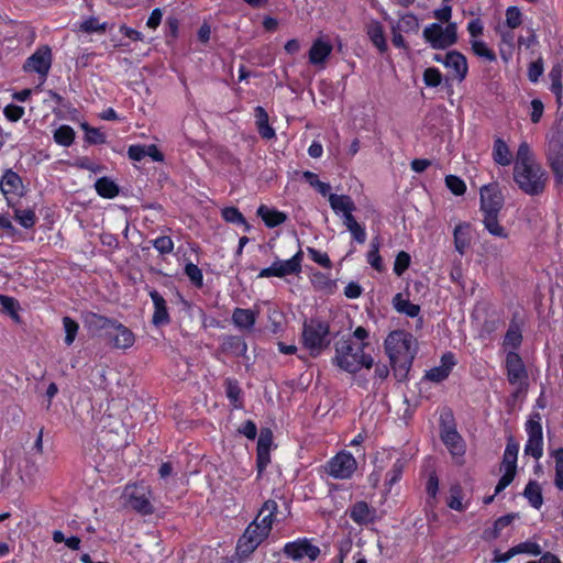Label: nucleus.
<instances>
[{
  "label": "nucleus",
  "instance_id": "obj_1",
  "mask_svg": "<svg viewBox=\"0 0 563 563\" xmlns=\"http://www.w3.org/2000/svg\"><path fill=\"white\" fill-rule=\"evenodd\" d=\"M368 338L369 331L362 325L357 327L353 331L352 338L341 339L335 344L332 364L350 374H356L363 367L372 368L374 358L371 354L365 353V349L369 346Z\"/></svg>",
  "mask_w": 563,
  "mask_h": 563
},
{
  "label": "nucleus",
  "instance_id": "obj_2",
  "mask_svg": "<svg viewBox=\"0 0 563 563\" xmlns=\"http://www.w3.org/2000/svg\"><path fill=\"white\" fill-rule=\"evenodd\" d=\"M384 350L397 380H406L417 355V340L410 332L394 330L386 336Z\"/></svg>",
  "mask_w": 563,
  "mask_h": 563
},
{
  "label": "nucleus",
  "instance_id": "obj_3",
  "mask_svg": "<svg viewBox=\"0 0 563 563\" xmlns=\"http://www.w3.org/2000/svg\"><path fill=\"white\" fill-rule=\"evenodd\" d=\"M86 322L90 330L102 332L101 335L112 349L128 350L135 343L133 331L117 319L90 312Z\"/></svg>",
  "mask_w": 563,
  "mask_h": 563
},
{
  "label": "nucleus",
  "instance_id": "obj_4",
  "mask_svg": "<svg viewBox=\"0 0 563 563\" xmlns=\"http://www.w3.org/2000/svg\"><path fill=\"white\" fill-rule=\"evenodd\" d=\"M329 203L333 212L342 217L343 224L350 231L352 239L358 244H364L367 236L366 230L353 216L356 206L351 196L330 194Z\"/></svg>",
  "mask_w": 563,
  "mask_h": 563
},
{
  "label": "nucleus",
  "instance_id": "obj_5",
  "mask_svg": "<svg viewBox=\"0 0 563 563\" xmlns=\"http://www.w3.org/2000/svg\"><path fill=\"white\" fill-rule=\"evenodd\" d=\"M301 343L309 350L311 356L320 355L331 343L329 322L318 318L306 320L302 325Z\"/></svg>",
  "mask_w": 563,
  "mask_h": 563
},
{
  "label": "nucleus",
  "instance_id": "obj_6",
  "mask_svg": "<svg viewBox=\"0 0 563 563\" xmlns=\"http://www.w3.org/2000/svg\"><path fill=\"white\" fill-rule=\"evenodd\" d=\"M514 181L529 196L541 195L547 187L548 174L540 164L514 166Z\"/></svg>",
  "mask_w": 563,
  "mask_h": 563
},
{
  "label": "nucleus",
  "instance_id": "obj_7",
  "mask_svg": "<svg viewBox=\"0 0 563 563\" xmlns=\"http://www.w3.org/2000/svg\"><path fill=\"white\" fill-rule=\"evenodd\" d=\"M439 432L442 443L453 457L465 454V441L457 431L456 421L450 408H443L440 412Z\"/></svg>",
  "mask_w": 563,
  "mask_h": 563
},
{
  "label": "nucleus",
  "instance_id": "obj_8",
  "mask_svg": "<svg viewBox=\"0 0 563 563\" xmlns=\"http://www.w3.org/2000/svg\"><path fill=\"white\" fill-rule=\"evenodd\" d=\"M152 496L153 490L144 481L129 483L123 490L126 505L141 516H151L155 512Z\"/></svg>",
  "mask_w": 563,
  "mask_h": 563
},
{
  "label": "nucleus",
  "instance_id": "obj_9",
  "mask_svg": "<svg viewBox=\"0 0 563 563\" xmlns=\"http://www.w3.org/2000/svg\"><path fill=\"white\" fill-rule=\"evenodd\" d=\"M504 368L508 383L517 387L511 396L517 398L519 395L527 393L529 387V373L518 352L508 351L506 353Z\"/></svg>",
  "mask_w": 563,
  "mask_h": 563
},
{
  "label": "nucleus",
  "instance_id": "obj_10",
  "mask_svg": "<svg viewBox=\"0 0 563 563\" xmlns=\"http://www.w3.org/2000/svg\"><path fill=\"white\" fill-rule=\"evenodd\" d=\"M422 35L433 49H445L457 42V26L456 23H448L444 27L431 23L424 27Z\"/></svg>",
  "mask_w": 563,
  "mask_h": 563
},
{
  "label": "nucleus",
  "instance_id": "obj_11",
  "mask_svg": "<svg viewBox=\"0 0 563 563\" xmlns=\"http://www.w3.org/2000/svg\"><path fill=\"white\" fill-rule=\"evenodd\" d=\"M282 553L286 559L295 562L307 558L312 563L317 561L321 550L318 545L312 543V539L302 537L286 542L282 549Z\"/></svg>",
  "mask_w": 563,
  "mask_h": 563
},
{
  "label": "nucleus",
  "instance_id": "obj_12",
  "mask_svg": "<svg viewBox=\"0 0 563 563\" xmlns=\"http://www.w3.org/2000/svg\"><path fill=\"white\" fill-rule=\"evenodd\" d=\"M303 252L301 249L298 250L289 260L280 261L277 260L268 267L262 268L257 275L258 278L278 277L283 278L287 275H298L301 273Z\"/></svg>",
  "mask_w": 563,
  "mask_h": 563
},
{
  "label": "nucleus",
  "instance_id": "obj_13",
  "mask_svg": "<svg viewBox=\"0 0 563 563\" xmlns=\"http://www.w3.org/2000/svg\"><path fill=\"white\" fill-rule=\"evenodd\" d=\"M357 468V462L352 453L340 451L327 462V473L335 479H350Z\"/></svg>",
  "mask_w": 563,
  "mask_h": 563
},
{
  "label": "nucleus",
  "instance_id": "obj_14",
  "mask_svg": "<svg viewBox=\"0 0 563 563\" xmlns=\"http://www.w3.org/2000/svg\"><path fill=\"white\" fill-rule=\"evenodd\" d=\"M0 191L3 195L7 206L13 207L14 202L25 196L26 187L22 177L11 168H7L0 178Z\"/></svg>",
  "mask_w": 563,
  "mask_h": 563
},
{
  "label": "nucleus",
  "instance_id": "obj_15",
  "mask_svg": "<svg viewBox=\"0 0 563 563\" xmlns=\"http://www.w3.org/2000/svg\"><path fill=\"white\" fill-rule=\"evenodd\" d=\"M267 538L268 534L262 531L257 525V519H254L238 540V555L249 558Z\"/></svg>",
  "mask_w": 563,
  "mask_h": 563
},
{
  "label": "nucleus",
  "instance_id": "obj_16",
  "mask_svg": "<svg viewBox=\"0 0 563 563\" xmlns=\"http://www.w3.org/2000/svg\"><path fill=\"white\" fill-rule=\"evenodd\" d=\"M52 49L48 45L38 47L30 57L26 58L23 69L38 74L43 80L48 75L52 67Z\"/></svg>",
  "mask_w": 563,
  "mask_h": 563
},
{
  "label": "nucleus",
  "instance_id": "obj_17",
  "mask_svg": "<svg viewBox=\"0 0 563 563\" xmlns=\"http://www.w3.org/2000/svg\"><path fill=\"white\" fill-rule=\"evenodd\" d=\"M481 211L483 214L500 213L504 207V196L498 184L490 183L481 188Z\"/></svg>",
  "mask_w": 563,
  "mask_h": 563
},
{
  "label": "nucleus",
  "instance_id": "obj_18",
  "mask_svg": "<svg viewBox=\"0 0 563 563\" xmlns=\"http://www.w3.org/2000/svg\"><path fill=\"white\" fill-rule=\"evenodd\" d=\"M523 328L525 319L519 314V312L512 313L508 329L501 342L503 349L506 353L508 351H519L523 342Z\"/></svg>",
  "mask_w": 563,
  "mask_h": 563
},
{
  "label": "nucleus",
  "instance_id": "obj_19",
  "mask_svg": "<svg viewBox=\"0 0 563 563\" xmlns=\"http://www.w3.org/2000/svg\"><path fill=\"white\" fill-rule=\"evenodd\" d=\"M548 164L558 181L563 179V135L553 136L548 145Z\"/></svg>",
  "mask_w": 563,
  "mask_h": 563
},
{
  "label": "nucleus",
  "instance_id": "obj_20",
  "mask_svg": "<svg viewBox=\"0 0 563 563\" xmlns=\"http://www.w3.org/2000/svg\"><path fill=\"white\" fill-rule=\"evenodd\" d=\"M456 364L455 354L453 352H445L440 358V365L427 371L424 378L432 383H442L450 376Z\"/></svg>",
  "mask_w": 563,
  "mask_h": 563
},
{
  "label": "nucleus",
  "instance_id": "obj_21",
  "mask_svg": "<svg viewBox=\"0 0 563 563\" xmlns=\"http://www.w3.org/2000/svg\"><path fill=\"white\" fill-rule=\"evenodd\" d=\"M148 295L153 302L154 309L151 320L152 324L156 328L168 325L172 319L167 307V301L156 289L150 290Z\"/></svg>",
  "mask_w": 563,
  "mask_h": 563
},
{
  "label": "nucleus",
  "instance_id": "obj_22",
  "mask_svg": "<svg viewBox=\"0 0 563 563\" xmlns=\"http://www.w3.org/2000/svg\"><path fill=\"white\" fill-rule=\"evenodd\" d=\"M347 512L351 520L361 527L374 523L376 519V509L364 500L354 503Z\"/></svg>",
  "mask_w": 563,
  "mask_h": 563
},
{
  "label": "nucleus",
  "instance_id": "obj_23",
  "mask_svg": "<svg viewBox=\"0 0 563 563\" xmlns=\"http://www.w3.org/2000/svg\"><path fill=\"white\" fill-rule=\"evenodd\" d=\"M445 67L449 68L453 77L463 81L468 73L466 57L459 51H450L445 54Z\"/></svg>",
  "mask_w": 563,
  "mask_h": 563
},
{
  "label": "nucleus",
  "instance_id": "obj_24",
  "mask_svg": "<svg viewBox=\"0 0 563 563\" xmlns=\"http://www.w3.org/2000/svg\"><path fill=\"white\" fill-rule=\"evenodd\" d=\"M332 49L333 47L329 42L317 38L313 41L308 52L309 63L314 66H324L327 59L332 53Z\"/></svg>",
  "mask_w": 563,
  "mask_h": 563
},
{
  "label": "nucleus",
  "instance_id": "obj_25",
  "mask_svg": "<svg viewBox=\"0 0 563 563\" xmlns=\"http://www.w3.org/2000/svg\"><path fill=\"white\" fill-rule=\"evenodd\" d=\"M454 249L460 255H464L471 246V224L461 222L455 225L453 231Z\"/></svg>",
  "mask_w": 563,
  "mask_h": 563
},
{
  "label": "nucleus",
  "instance_id": "obj_26",
  "mask_svg": "<svg viewBox=\"0 0 563 563\" xmlns=\"http://www.w3.org/2000/svg\"><path fill=\"white\" fill-rule=\"evenodd\" d=\"M258 312L246 308H234L232 322L240 330H252L256 323Z\"/></svg>",
  "mask_w": 563,
  "mask_h": 563
},
{
  "label": "nucleus",
  "instance_id": "obj_27",
  "mask_svg": "<svg viewBox=\"0 0 563 563\" xmlns=\"http://www.w3.org/2000/svg\"><path fill=\"white\" fill-rule=\"evenodd\" d=\"M548 77L551 82L549 89L554 95L558 107H561L563 98V65L561 63L553 64Z\"/></svg>",
  "mask_w": 563,
  "mask_h": 563
},
{
  "label": "nucleus",
  "instance_id": "obj_28",
  "mask_svg": "<svg viewBox=\"0 0 563 563\" xmlns=\"http://www.w3.org/2000/svg\"><path fill=\"white\" fill-rule=\"evenodd\" d=\"M225 396L233 409L244 408L243 390L236 378L228 377L224 380Z\"/></svg>",
  "mask_w": 563,
  "mask_h": 563
},
{
  "label": "nucleus",
  "instance_id": "obj_29",
  "mask_svg": "<svg viewBox=\"0 0 563 563\" xmlns=\"http://www.w3.org/2000/svg\"><path fill=\"white\" fill-rule=\"evenodd\" d=\"M256 213L269 229L276 228L285 223L287 220V214L285 212L275 208H269L266 205H261L257 208Z\"/></svg>",
  "mask_w": 563,
  "mask_h": 563
},
{
  "label": "nucleus",
  "instance_id": "obj_30",
  "mask_svg": "<svg viewBox=\"0 0 563 563\" xmlns=\"http://www.w3.org/2000/svg\"><path fill=\"white\" fill-rule=\"evenodd\" d=\"M366 34L372 44L378 49L380 54H384L388 51L384 26L379 21H372L366 27Z\"/></svg>",
  "mask_w": 563,
  "mask_h": 563
},
{
  "label": "nucleus",
  "instance_id": "obj_31",
  "mask_svg": "<svg viewBox=\"0 0 563 563\" xmlns=\"http://www.w3.org/2000/svg\"><path fill=\"white\" fill-rule=\"evenodd\" d=\"M13 211L14 220L24 229L30 230L33 229L37 222V216L35 210L32 208L21 209L16 207V202L13 203V207H9Z\"/></svg>",
  "mask_w": 563,
  "mask_h": 563
},
{
  "label": "nucleus",
  "instance_id": "obj_32",
  "mask_svg": "<svg viewBox=\"0 0 563 563\" xmlns=\"http://www.w3.org/2000/svg\"><path fill=\"white\" fill-rule=\"evenodd\" d=\"M493 159L497 165L500 166H508L512 162V154L509 150V146L500 137H496L494 141Z\"/></svg>",
  "mask_w": 563,
  "mask_h": 563
},
{
  "label": "nucleus",
  "instance_id": "obj_33",
  "mask_svg": "<svg viewBox=\"0 0 563 563\" xmlns=\"http://www.w3.org/2000/svg\"><path fill=\"white\" fill-rule=\"evenodd\" d=\"M95 189L97 194L104 199H113L119 192V185L111 178L103 176L96 180Z\"/></svg>",
  "mask_w": 563,
  "mask_h": 563
},
{
  "label": "nucleus",
  "instance_id": "obj_34",
  "mask_svg": "<svg viewBox=\"0 0 563 563\" xmlns=\"http://www.w3.org/2000/svg\"><path fill=\"white\" fill-rule=\"evenodd\" d=\"M380 245H382L380 238L379 236L373 238L369 243V250L367 251V254H366L367 263L371 265V267L373 269H375L378 273H382L385 269L383 258L379 254Z\"/></svg>",
  "mask_w": 563,
  "mask_h": 563
},
{
  "label": "nucleus",
  "instance_id": "obj_35",
  "mask_svg": "<svg viewBox=\"0 0 563 563\" xmlns=\"http://www.w3.org/2000/svg\"><path fill=\"white\" fill-rule=\"evenodd\" d=\"M501 470L504 471V474L501 475L495 487V495H499L512 483L517 474V462L501 461Z\"/></svg>",
  "mask_w": 563,
  "mask_h": 563
},
{
  "label": "nucleus",
  "instance_id": "obj_36",
  "mask_svg": "<svg viewBox=\"0 0 563 563\" xmlns=\"http://www.w3.org/2000/svg\"><path fill=\"white\" fill-rule=\"evenodd\" d=\"M523 497L527 498L530 506L540 509L543 505L542 488L537 481H529L523 489Z\"/></svg>",
  "mask_w": 563,
  "mask_h": 563
},
{
  "label": "nucleus",
  "instance_id": "obj_37",
  "mask_svg": "<svg viewBox=\"0 0 563 563\" xmlns=\"http://www.w3.org/2000/svg\"><path fill=\"white\" fill-rule=\"evenodd\" d=\"M391 26L406 34H417L420 29L417 15L411 12L401 14Z\"/></svg>",
  "mask_w": 563,
  "mask_h": 563
},
{
  "label": "nucleus",
  "instance_id": "obj_38",
  "mask_svg": "<svg viewBox=\"0 0 563 563\" xmlns=\"http://www.w3.org/2000/svg\"><path fill=\"white\" fill-rule=\"evenodd\" d=\"M498 217L499 213L483 214V224L493 236L507 239L508 231L499 223Z\"/></svg>",
  "mask_w": 563,
  "mask_h": 563
},
{
  "label": "nucleus",
  "instance_id": "obj_39",
  "mask_svg": "<svg viewBox=\"0 0 563 563\" xmlns=\"http://www.w3.org/2000/svg\"><path fill=\"white\" fill-rule=\"evenodd\" d=\"M550 456L554 461V487L563 492V446L552 450Z\"/></svg>",
  "mask_w": 563,
  "mask_h": 563
},
{
  "label": "nucleus",
  "instance_id": "obj_40",
  "mask_svg": "<svg viewBox=\"0 0 563 563\" xmlns=\"http://www.w3.org/2000/svg\"><path fill=\"white\" fill-rule=\"evenodd\" d=\"M311 284L317 290L324 291L325 294H333L336 288L335 280L331 279L329 275L322 272H316L311 276Z\"/></svg>",
  "mask_w": 563,
  "mask_h": 563
},
{
  "label": "nucleus",
  "instance_id": "obj_41",
  "mask_svg": "<svg viewBox=\"0 0 563 563\" xmlns=\"http://www.w3.org/2000/svg\"><path fill=\"white\" fill-rule=\"evenodd\" d=\"M394 306L398 312L405 313L410 318H415L420 313V306L410 300L402 299L401 294H397L394 298Z\"/></svg>",
  "mask_w": 563,
  "mask_h": 563
},
{
  "label": "nucleus",
  "instance_id": "obj_42",
  "mask_svg": "<svg viewBox=\"0 0 563 563\" xmlns=\"http://www.w3.org/2000/svg\"><path fill=\"white\" fill-rule=\"evenodd\" d=\"M75 131L70 125L63 124L54 131V141L60 146L68 147L75 141Z\"/></svg>",
  "mask_w": 563,
  "mask_h": 563
},
{
  "label": "nucleus",
  "instance_id": "obj_43",
  "mask_svg": "<svg viewBox=\"0 0 563 563\" xmlns=\"http://www.w3.org/2000/svg\"><path fill=\"white\" fill-rule=\"evenodd\" d=\"M526 432L528 439H543V430L541 424V415L532 412L526 422Z\"/></svg>",
  "mask_w": 563,
  "mask_h": 563
},
{
  "label": "nucleus",
  "instance_id": "obj_44",
  "mask_svg": "<svg viewBox=\"0 0 563 563\" xmlns=\"http://www.w3.org/2000/svg\"><path fill=\"white\" fill-rule=\"evenodd\" d=\"M224 349L236 356H243L247 352V344L242 336L229 335L224 340Z\"/></svg>",
  "mask_w": 563,
  "mask_h": 563
},
{
  "label": "nucleus",
  "instance_id": "obj_45",
  "mask_svg": "<svg viewBox=\"0 0 563 563\" xmlns=\"http://www.w3.org/2000/svg\"><path fill=\"white\" fill-rule=\"evenodd\" d=\"M463 488L460 484H453L450 487V496L448 498V507L455 511H464L466 506L462 503L463 500Z\"/></svg>",
  "mask_w": 563,
  "mask_h": 563
},
{
  "label": "nucleus",
  "instance_id": "obj_46",
  "mask_svg": "<svg viewBox=\"0 0 563 563\" xmlns=\"http://www.w3.org/2000/svg\"><path fill=\"white\" fill-rule=\"evenodd\" d=\"M222 218L229 223L244 225L245 231L250 230V224L243 213L236 207H225L221 211Z\"/></svg>",
  "mask_w": 563,
  "mask_h": 563
},
{
  "label": "nucleus",
  "instance_id": "obj_47",
  "mask_svg": "<svg viewBox=\"0 0 563 563\" xmlns=\"http://www.w3.org/2000/svg\"><path fill=\"white\" fill-rule=\"evenodd\" d=\"M85 131V142L90 145H101L107 142V135L98 128L90 126L87 122L81 124Z\"/></svg>",
  "mask_w": 563,
  "mask_h": 563
},
{
  "label": "nucleus",
  "instance_id": "obj_48",
  "mask_svg": "<svg viewBox=\"0 0 563 563\" xmlns=\"http://www.w3.org/2000/svg\"><path fill=\"white\" fill-rule=\"evenodd\" d=\"M405 461L402 459H397L391 468L386 473L385 484L391 488L396 483H398L404 473Z\"/></svg>",
  "mask_w": 563,
  "mask_h": 563
},
{
  "label": "nucleus",
  "instance_id": "obj_49",
  "mask_svg": "<svg viewBox=\"0 0 563 563\" xmlns=\"http://www.w3.org/2000/svg\"><path fill=\"white\" fill-rule=\"evenodd\" d=\"M63 325L65 330V339L64 342L66 345H71L77 336L79 324L76 320L70 317L63 318Z\"/></svg>",
  "mask_w": 563,
  "mask_h": 563
},
{
  "label": "nucleus",
  "instance_id": "obj_50",
  "mask_svg": "<svg viewBox=\"0 0 563 563\" xmlns=\"http://www.w3.org/2000/svg\"><path fill=\"white\" fill-rule=\"evenodd\" d=\"M511 548L514 550L515 556L518 554H530L538 556L542 553L540 544L530 540L520 542Z\"/></svg>",
  "mask_w": 563,
  "mask_h": 563
},
{
  "label": "nucleus",
  "instance_id": "obj_51",
  "mask_svg": "<svg viewBox=\"0 0 563 563\" xmlns=\"http://www.w3.org/2000/svg\"><path fill=\"white\" fill-rule=\"evenodd\" d=\"M184 272L195 287L201 288L203 286V274L198 265L189 262L185 265Z\"/></svg>",
  "mask_w": 563,
  "mask_h": 563
},
{
  "label": "nucleus",
  "instance_id": "obj_52",
  "mask_svg": "<svg viewBox=\"0 0 563 563\" xmlns=\"http://www.w3.org/2000/svg\"><path fill=\"white\" fill-rule=\"evenodd\" d=\"M107 23L100 22L98 18L89 16L80 24V30L85 33H104L107 31Z\"/></svg>",
  "mask_w": 563,
  "mask_h": 563
},
{
  "label": "nucleus",
  "instance_id": "obj_53",
  "mask_svg": "<svg viewBox=\"0 0 563 563\" xmlns=\"http://www.w3.org/2000/svg\"><path fill=\"white\" fill-rule=\"evenodd\" d=\"M151 243L161 255H167L174 251V241L168 235H159L152 240Z\"/></svg>",
  "mask_w": 563,
  "mask_h": 563
},
{
  "label": "nucleus",
  "instance_id": "obj_54",
  "mask_svg": "<svg viewBox=\"0 0 563 563\" xmlns=\"http://www.w3.org/2000/svg\"><path fill=\"white\" fill-rule=\"evenodd\" d=\"M305 180L313 188H316L322 196L329 194L331 187L328 183L321 181L317 174L306 170L302 174Z\"/></svg>",
  "mask_w": 563,
  "mask_h": 563
},
{
  "label": "nucleus",
  "instance_id": "obj_55",
  "mask_svg": "<svg viewBox=\"0 0 563 563\" xmlns=\"http://www.w3.org/2000/svg\"><path fill=\"white\" fill-rule=\"evenodd\" d=\"M422 79L427 87L437 88L441 85L443 76L439 68L428 67L423 71Z\"/></svg>",
  "mask_w": 563,
  "mask_h": 563
},
{
  "label": "nucleus",
  "instance_id": "obj_56",
  "mask_svg": "<svg viewBox=\"0 0 563 563\" xmlns=\"http://www.w3.org/2000/svg\"><path fill=\"white\" fill-rule=\"evenodd\" d=\"M445 186L455 196H462L466 191L465 181L456 175L445 176Z\"/></svg>",
  "mask_w": 563,
  "mask_h": 563
},
{
  "label": "nucleus",
  "instance_id": "obj_57",
  "mask_svg": "<svg viewBox=\"0 0 563 563\" xmlns=\"http://www.w3.org/2000/svg\"><path fill=\"white\" fill-rule=\"evenodd\" d=\"M523 165H536L538 164L531 154L530 146L528 143L522 142L517 150V157L514 166Z\"/></svg>",
  "mask_w": 563,
  "mask_h": 563
},
{
  "label": "nucleus",
  "instance_id": "obj_58",
  "mask_svg": "<svg viewBox=\"0 0 563 563\" xmlns=\"http://www.w3.org/2000/svg\"><path fill=\"white\" fill-rule=\"evenodd\" d=\"M525 454L537 461L543 456V439H528L525 444Z\"/></svg>",
  "mask_w": 563,
  "mask_h": 563
},
{
  "label": "nucleus",
  "instance_id": "obj_59",
  "mask_svg": "<svg viewBox=\"0 0 563 563\" xmlns=\"http://www.w3.org/2000/svg\"><path fill=\"white\" fill-rule=\"evenodd\" d=\"M411 263V257L409 253L406 251H400L395 258L394 262V273L397 276H402L404 273L409 268Z\"/></svg>",
  "mask_w": 563,
  "mask_h": 563
},
{
  "label": "nucleus",
  "instance_id": "obj_60",
  "mask_svg": "<svg viewBox=\"0 0 563 563\" xmlns=\"http://www.w3.org/2000/svg\"><path fill=\"white\" fill-rule=\"evenodd\" d=\"M307 253L310 260L317 263L318 265L328 269L332 268V262L327 253L321 252L312 246L307 247Z\"/></svg>",
  "mask_w": 563,
  "mask_h": 563
},
{
  "label": "nucleus",
  "instance_id": "obj_61",
  "mask_svg": "<svg viewBox=\"0 0 563 563\" xmlns=\"http://www.w3.org/2000/svg\"><path fill=\"white\" fill-rule=\"evenodd\" d=\"M544 71L543 58L539 57L528 66L527 76L532 84H537Z\"/></svg>",
  "mask_w": 563,
  "mask_h": 563
},
{
  "label": "nucleus",
  "instance_id": "obj_62",
  "mask_svg": "<svg viewBox=\"0 0 563 563\" xmlns=\"http://www.w3.org/2000/svg\"><path fill=\"white\" fill-rule=\"evenodd\" d=\"M519 452V443L512 435L507 439L506 448L503 455V462H517Z\"/></svg>",
  "mask_w": 563,
  "mask_h": 563
},
{
  "label": "nucleus",
  "instance_id": "obj_63",
  "mask_svg": "<svg viewBox=\"0 0 563 563\" xmlns=\"http://www.w3.org/2000/svg\"><path fill=\"white\" fill-rule=\"evenodd\" d=\"M504 321L501 318H488L484 320L481 329V336L489 338L492 336L501 325Z\"/></svg>",
  "mask_w": 563,
  "mask_h": 563
},
{
  "label": "nucleus",
  "instance_id": "obj_64",
  "mask_svg": "<svg viewBox=\"0 0 563 563\" xmlns=\"http://www.w3.org/2000/svg\"><path fill=\"white\" fill-rule=\"evenodd\" d=\"M273 431L269 428H262L260 431L256 451H271L273 446Z\"/></svg>",
  "mask_w": 563,
  "mask_h": 563
}]
</instances>
